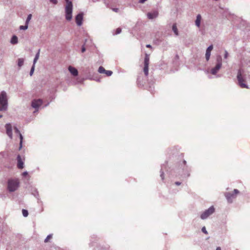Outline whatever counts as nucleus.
<instances>
[{
  "instance_id": "nucleus-28",
  "label": "nucleus",
  "mask_w": 250,
  "mask_h": 250,
  "mask_svg": "<svg viewBox=\"0 0 250 250\" xmlns=\"http://www.w3.org/2000/svg\"><path fill=\"white\" fill-rule=\"evenodd\" d=\"M28 28V25L26 24L25 25H21L20 26V29L21 30H26Z\"/></svg>"
},
{
  "instance_id": "nucleus-45",
  "label": "nucleus",
  "mask_w": 250,
  "mask_h": 250,
  "mask_svg": "<svg viewBox=\"0 0 250 250\" xmlns=\"http://www.w3.org/2000/svg\"><path fill=\"white\" fill-rule=\"evenodd\" d=\"M2 115H0V119L1 118H2Z\"/></svg>"
},
{
  "instance_id": "nucleus-1",
  "label": "nucleus",
  "mask_w": 250,
  "mask_h": 250,
  "mask_svg": "<svg viewBox=\"0 0 250 250\" xmlns=\"http://www.w3.org/2000/svg\"><path fill=\"white\" fill-rule=\"evenodd\" d=\"M8 95L5 91L0 93V111H5L8 108Z\"/></svg>"
},
{
  "instance_id": "nucleus-4",
  "label": "nucleus",
  "mask_w": 250,
  "mask_h": 250,
  "mask_svg": "<svg viewBox=\"0 0 250 250\" xmlns=\"http://www.w3.org/2000/svg\"><path fill=\"white\" fill-rule=\"evenodd\" d=\"M217 63L215 66L212 67L210 70V73L216 76V77H219L220 76L217 75V73L219 72V70L222 67V58L221 56H218L216 59Z\"/></svg>"
},
{
  "instance_id": "nucleus-46",
  "label": "nucleus",
  "mask_w": 250,
  "mask_h": 250,
  "mask_svg": "<svg viewBox=\"0 0 250 250\" xmlns=\"http://www.w3.org/2000/svg\"><path fill=\"white\" fill-rule=\"evenodd\" d=\"M208 78H209V79H211V77L210 76H208Z\"/></svg>"
},
{
  "instance_id": "nucleus-40",
  "label": "nucleus",
  "mask_w": 250,
  "mask_h": 250,
  "mask_svg": "<svg viewBox=\"0 0 250 250\" xmlns=\"http://www.w3.org/2000/svg\"><path fill=\"white\" fill-rule=\"evenodd\" d=\"M146 0H139V2L141 3H143Z\"/></svg>"
},
{
  "instance_id": "nucleus-10",
  "label": "nucleus",
  "mask_w": 250,
  "mask_h": 250,
  "mask_svg": "<svg viewBox=\"0 0 250 250\" xmlns=\"http://www.w3.org/2000/svg\"><path fill=\"white\" fill-rule=\"evenodd\" d=\"M42 104V101L41 99L34 100L32 102V107L36 109H38L40 106Z\"/></svg>"
},
{
  "instance_id": "nucleus-27",
  "label": "nucleus",
  "mask_w": 250,
  "mask_h": 250,
  "mask_svg": "<svg viewBox=\"0 0 250 250\" xmlns=\"http://www.w3.org/2000/svg\"><path fill=\"white\" fill-rule=\"evenodd\" d=\"M35 65L34 64H33L31 68V70H30V75L31 76L33 73H34V70H35Z\"/></svg>"
},
{
  "instance_id": "nucleus-14",
  "label": "nucleus",
  "mask_w": 250,
  "mask_h": 250,
  "mask_svg": "<svg viewBox=\"0 0 250 250\" xmlns=\"http://www.w3.org/2000/svg\"><path fill=\"white\" fill-rule=\"evenodd\" d=\"M159 15L157 11H154L152 12H148L147 13V17L149 20H153L156 18Z\"/></svg>"
},
{
  "instance_id": "nucleus-42",
  "label": "nucleus",
  "mask_w": 250,
  "mask_h": 250,
  "mask_svg": "<svg viewBox=\"0 0 250 250\" xmlns=\"http://www.w3.org/2000/svg\"><path fill=\"white\" fill-rule=\"evenodd\" d=\"M216 250H221V249L220 247H218L216 248Z\"/></svg>"
},
{
  "instance_id": "nucleus-20",
  "label": "nucleus",
  "mask_w": 250,
  "mask_h": 250,
  "mask_svg": "<svg viewBox=\"0 0 250 250\" xmlns=\"http://www.w3.org/2000/svg\"><path fill=\"white\" fill-rule=\"evenodd\" d=\"M32 194L34 195L35 197H36L38 199V200H40L39 193V192L37 191V189H34V191L32 192Z\"/></svg>"
},
{
  "instance_id": "nucleus-32",
  "label": "nucleus",
  "mask_w": 250,
  "mask_h": 250,
  "mask_svg": "<svg viewBox=\"0 0 250 250\" xmlns=\"http://www.w3.org/2000/svg\"><path fill=\"white\" fill-rule=\"evenodd\" d=\"M213 46L212 45H209L207 49V50L211 51L213 49Z\"/></svg>"
},
{
  "instance_id": "nucleus-8",
  "label": "nucleus",
  "mask_w": 250,
  "mask_h": 250,
  "mask_svg": "<svg viewBox=\"0 0 250 250\" xmlns=\"http://www.w3.org/2000/svg\"><path fill=\"white\" fill-rule=\"evenodd\" d=\"M149 57L148 55L146 54L144 59V72L146 76L148 74V65H149Z\"/></svg>"
},
{
  "instance_id": "nucleus-7",
  "label": "nucleus",
  "mask_w": 250,
  "mask_h": 250,
  "mask_svg": "<svg viewBox=\"0 0 250 250\" xmlns=\"http://www.w3.org/2000/svg\"><path fill=\"white\" fill-rule=\"evenodd\" d=\"M237 78L238 81L239 85L242 88H248V86L245 84L244 82H245L244 77V71L242 69H240L238 71Z\"/></svg>"
},
{
  "instance_id": "nucleus-21",
  "label": "nucleus",
  "mask_w": 250,
  "mask_h": 250,
  "mask_svg": "<svg viewBox=\"0 0 250 250\" xmlns=\"http://www.w3.org/2000/svg\"><path fill=\"white\" fill-rule=\"evenodd\" d=\"M24 59L23 58H19L18 60V65L19 67H21L23 65Z\"/></svg>"
},
{
  "instance_id": "nucleus-3",
  "label": "nucleus",
  "mask_w": 250,
  "mask_h": 250,
  "mask_svg": "<svg viewBox=\"0 0 250 250\" xmlns=\"http://www.w3.org/2000/svg\"><path fill=\"white\" fill-rule=\"evenodd\" d=\"M19 181L18 179H10L7 182V188L9 192L16 191L19 187Z\"/></svg>"
},
{
  "instance_id": "nucleus-6",
  "label": "nucleus",
  "mask_w": 250,
  "mask_h": 250,
  "mask_svg": "<svg viewBox=\"0 0 250 250\" xmlns=\"http://www.w3.org/2000/svg\"><path fill=\"white\" fill-rule=\"evenodd\" d=\"M239 193V191L237 189H234L232 192H225V196L227 201L229 203H232L233 199H235L237 195Z\"/></svg>"
},
{
  "instance_id": "nucleus-35",
  "label": "nucleus",
  "mask_w": 250,
  "mask_h": 250,
  "mask_svg": "<svg viewBox=\"0 0 250 250\" xmlns=\"http://www.w3.org/2000/svg\"><path fill=\"white\" fill-rule=\"evenodd\" d=\"M160 177L162 180L164 179V173L162 170H161Z\"/></svg>"
},
{
  "instance_id": "nucleus-9",
  "label": "nucleus",
  "mask_w": 250,
  "mask_h": 250,
  "mask_svg": "<svg viewBox=\"0 0 250 250\" xmlns=\"http://www.w3.org/2000/svg\"><path fill=\"white\" fill-rule=\"evenodd\" d=\"M182 164L183 165V177L184 178H187L189 176L190 173L188 168V167L187 165V162L185 160H184L182 162Z\"/></svg>"
},
{
  "instance_id": "nucleus-18",
  "label": "nucleus",
  "mask_w": 250,
  "mask_h": 250,
  "mask_svg": "<svg viewBox=\"0 0 250 250\" xmlns=\"http://www.w3.org/2000/svg\"><path fill=\"white\" fill-rule=\"evenodd\" d=\"M11 43L13 44H15L18 43V37L16 35H14L12 36L11 41Z\"/></svg>"
},
{
  "instance_id": "nucleus-16",
  "label": "nucleus",
  "mask_w": 250,
  "mask_h": 250,
  "mask_svg": "<svg viewBox=\"0 0 250 250\" xmlns=\"http://www.w3.org/2000/svg\"><path fill=\"white\" fill-rule=\"evenodd\" d=\"M68 70L71 74L74 76H76L78 75V71L77 69L71 66H69L68 67Z\"/></svg>"
},
{
  "instance_id": "nucleus-12",
  "label": "nucleus",
  "mask_w": 250,
  "mask_h": 250,
  "mask_svg": "<svg viewBox=\"0 0 250 250\" xmlns=\"http://www.w3.org/2000/svg\"><path fill=\"white\" fill-rule=\"evenodd\" d=\"M76 22L78 26H81L83 23V14L82 13H79L75 18Z\"/></svg>"
},
{
  "instance_id": "nucleus-33",
  "label": "nucleus",
  "mask_w": 250,
  "mask_h": 250,
  "mask_svg": "<svg viewBox=\"0 0 250 250\" xmlns=\"http://www.w3.org/2000/svg\"><path fill=\"white\" fill-rule=\"evenodd\" d=\"M49 1L54 4H57L58 3V0H49Z\"/></svg>"
},
{
  "instance_id": "nucleus-30",
  "label": "nucleus",
  "mask_w": 250,
  "mask_h": 250,
  "mask_svg": "<svg viewBox=\"0 0 250 250\" xmlns=\"http://www.w3.org/2000/svg\"><path fill=\"white\" fill-rule=\"evenodd\" d=\"M201 230H202V231L204 233H205V234H207L208 233V231H207V230L206 228V227H203L202 228Z\"/></svg>"
},
{
  "instance_id": "nucleus-11",
  "label": "nucleus",
  "mask_w": 250,
  "mask_h": 250,
  "mask_svg": "<svg viewBox=\"0 0 250 250\" xmlns=\"http://www.w3.org/2000/svg\"><path fill=\"white\" fill-rule=\"evenodd\" d=\"M6 134L10 139H12V128L10 123L6 124L5 125Z\"/></svg>"
},
{
  "instance_id": "nucleus-36",
  "label": "nucleus",
  "mask_w": 250,
  "mask_h": 250,
  "mask_svg": "<svg viewBox=\"0 0 250 250\" xmlns=\"http://www.w3.org/2000/svg\"><path fill=\"white\" fill-rule=\"evenodd\" d=\"M85 48L84 46V45H83L82 47V50H81V51L83 53L85 51Z\"/></svg>"
},
{
  "instance_id": "nucleus-43",
  "label": "nucleus",
  "mask_w": 250,
  "mask_h": 250,
  "mask_svg": "<svg viewBox=\"0 0 250 250\" xmlns=\"http://www.w3.org/2000/svg\"><path fill=\"white\" fill-rule=\"evenodd\" d=\"M87 41V39H85V40H84V44H83L84 45V44H85V43Z\"/></svg>"
},
{
  "instance_id": "nucleus-39",
  "label": "nucleus",
  "mask_w": 250,
  "mask_h": 250,
  "mask_svg": "<svg viewBox=\"0 0 250 250\" xmlns=\"http://www.w3.org/2000/svg\"><path fill=\"white\" fill-rule=\"evenodd\" d=\"M175 184L176 185V186H180L181 184V183L180 182H176L175 183Z\"/></svg>"
},
{
  "instance_id": "nucleus-31",
  "label": "nucleus",
  "mask_w": 250,
  "mask_h": 250,
  "mask_svg": "<svg viewBox=\"0 0 250 250\" xmlns=\"http://www.w3.org/2000/svg\"><path fill=\"white\" fill-rule=\"evenodd\" d=\"M121 31H122L121 28H118L116 30V33H115V34H116V35L119 34H120L121 32Z\"/></svg>"
},
{
  "instance_id": "nucleus-29",
  "label": "nucleus",
  "mask_w": 250,
  "mask_h": 250,
  "mask_svg": "<svg viewBox=\"0 0 250 250\" xmlns=\"http://www.w3.org/2000/svg\"><path fill=\"white\" fill-rule=\"evenodd\" d=\"M52 238V235H51V234H49V235H48L46 237V238L45 239V240H44V242H45V243L49 241V240L50 238Z\"/></svg>"
},
{
  "instance_id": "nucleus-13",
  "label": "nucleus",
  "mask_w": 250,
  "mask_h": 250,
  "mask_svg": "<svg viewBox=\"0 0 250 250\" xmlns=\"http://www.w3.org/2000/svg\"><path fill=\"white\" fill-rule=\"evenodd\" d=\"M98 72L100 73H105L107 76H110L113 72L111 70H106L103 66H100L98 69Z\"/></svg>"
},
{
  "instance_id": "nucleus-25",
  "label": "nucleus",
  "mask_w": 250,
  "mask_h": 250,
  "mask_svg": "<svg viewBox=\"0 0 250 250\" xmlns=\"http://www.w3.org/2000/svg\"><path fill=\"white\" fill-rule=\"evenodd\" d=\"M31 18H32V15L31 14H29L27 17V19H26V20L25 21L26 24L28 25V24L29 21L31 20Z\"/></svg>"
},
{
  "instance_id": "nucleus-5",
  "label": "nucleus",
  "mask_w": 250,
  "mask_h": 250,
  "mask_svg": "<svg viewBox=\"0 0 250 250\" xmlns=\"http://www.w3.org/2000/svg\"><path fill=\"white\" fill-rule=\"evenodd\" d=\"M215 209L214 207L212 206L207 209L204 210L201 213L200 215V218L202 220H206L208 219L210 216L215 212Z\"/></svg>"
},
{
  "instance_id": "nucleus-22",
  "label": "nucleus",
  "mask_w": 250,
  "mask_h": 250,
  "mask_svg": "<svg viewBox=\"0 0 250 250\" xmlns=\"http://www.w3.org/2000/svg\"><path fill=\"white\" fill-rule=\"evenodd\" d=\"M19 137L20 139L19 150H21L22 147V141L23 138L21 133L19 134Z\"/></svg>"
},
{
  "instance_id": "nucleus-15",
  "label": "nucleus",
  "mask_w": 250,
  "mask_h": 250,
  "mask_svg": "<svg viewBox=\"0 0 250 250\" xmlns=\"http://www.w3.org/2000/svg\"><path fill=\"white\" fill-rule=\"evenodd\" d=\"M18 165L17 167L21 169L23 167L24 163L21 160V156L20 155L17 156Z\"/></svg>"
},
{
  "instance_id": "nucleus-37",
  "label": "nucleus",
  "mask_w": 250,
  "mask_h": 250,
  "mask_svg": "<svg viewBox=\"0 0 250 250\" xmlns=\"http://www.w3.org/2000/svg\"><path fill=\"white\" fill-rule=\"evenodd\" d=\"M228 56V53L227 51H225V55H224V58L227 59Z\"/></svg>"
},
{
  "instance_id": "nucleus-24",
  "label": "nucleus",
  "mask_w": 250,
  "mask_h": 250,
  "mask_svg": "<svg viewBox=\"0 0 250 250\" xmlns=\"http://www.w3.org/2000/svg\"><path fill=\"white\" fill-rule=\"evenodd\" d=\"M172 30L174 32L176 35H178V29L177 28L176 25L175 24L172 25Z\"/></svg>"
},
{
  "instance_id": "nucleus-2",
  "label": "nucleus",
  "mask_w": 250,
  "mask_h": 250,
  "mask_svg": "<svg viewBox=\"0 0 250 250\" xmlns=\"http://www.w3.org/2000/svg\"><path fill=\"white\" fill-rule=\"evenodd\" d=\"M66 4L65 6V18L67 21H70L72 18V2L69 0H65Z\"/></svg>"
},
{
  "instance_id": "nucleus-38",
  "label": "nucleus",
  "mask_w": 250,
  "mask_h": 250,
  "mask_svg": "<svg viewBox=\"0 0 250 250\" xmlns=\"http://www.w3.org/2000/svg\"><path fill=\"white\" fill-rule=\"evenodd\" d=\"M28 174V172L27 171H24L22 173V175L23 176H26Z\"/></svg>"
},
{
  "instance_id": "nucleus-26",
  "label": "nucleus",
  "mask_w": 250,
  "mask_h": 250,
  "mask_svg": "<svg viewBox=\"0 0 250 250\" xmlns=\"http://www.w3.org/2000/svg\"><path fill=\"white\" fill-rule=\"evenodd\" d=\"M22 215L24 217H27L28 215V212L27 210L23 209L22 210Z\"/></svg>"
},
{
  "instance_id": "nucleus-41",
  "label": "nucleus",
  "mask_w": 250,
  "mask_h": 250,
  "mask_svg": "<svg viewBox=\"0 0 250 250\" xmlns=\"http://www.w3.org/2000/svg\"><path fill=\"white\" fill-rule=\"evenodd\" d=\"M146 47H147V48H150V47H151V45H150V44H147V45H146Z\"/></svg>"
},
{
  "instance_id": "nucleus-17",
  "label": "nucleus",
  "mask_w": 250,
  "mask_h": 250,
  "mask_svg": "<svg viewBox=\"0 0 250 250\" xmlns=\"http://www.w3.org/2000/svg\"><path fill=\"white\" fill-rule=\"evenodd\" d=\"M201 19L202 17L201 15L198 14L196 16V19L195 21V24L196 26H197L198 27H199L200 26Z\"/></svg>"
},
{
  "instance_id": "nucleus-34",
  "label": "nucleus",
  "mask_w": 250,
  "mask_h": 250,
  "mask_svg": "<svg viewBox=\"0 0 250 250\" xmlns=\"http://www.w3.org/2000/svg\"><path fill=\"white\" fill-rule=\"evenodd\" d=\"M14 130L15 133H18V134L20 133V130H19V129L16 126H15L14 127Z\"/></svg>"
},
{
  "instance_id": "nucleus-19",
  "label": "nucleus",
  "mask_w": 250,
  "mask_h": 250,
  "mask_svg": "<svg viewBox=\"0 0 250 250\" xmlns=\"http://www.w3.org/2000/svg\"><path fill=\"white\" fill-rule=\"evenodd\" d=\"M40 49H39L38 50V52L37 53V54L35 55V57L33 60V64L35 65L36 63L37 62V61L38 60V59L39 58V56H40Z\"/></svg>"
},
{
  "instance_id": "nucleus-44",
  "label": "nucleus",
  "mask_w": 250,
  "mask_h": 250,
  "mask_svg": "<svg viewBox=\"0 0 250 250\" xmlns=\"http://www.w3.org/2000/svg\"><path fill=\"white\" fill-rule=\"evenodd\" d=\"M205 72H206V73L208 74V73H209V71H208V70H206V71H205Z\"/></svg>"
},
{
  "instance_id": "nucleus-23",
  "label": "nucleus",
  "mask_w": 250,
  "mask_h": 250,
  "mask_svg": "<svg viewBox=\"0 0 250 250\" xmlns=\"http://www.w3.org/2000/svg\"><path fill=\"white\" fill-rule=\"evenodd\" d=\"M211 55V51H209L206 50L205 57L207 61H208L209 60L210 57Z\"/></svg>"
}]
</instances>
